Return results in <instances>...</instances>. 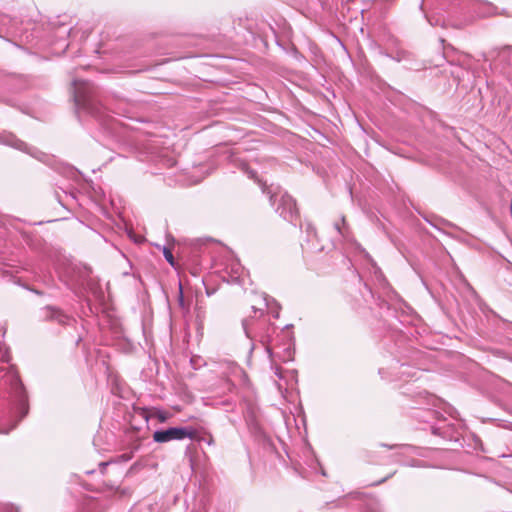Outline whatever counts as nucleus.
Returning a JSON list of instances; mask_svg holds the SVG:
<instances>
[{
    "label": "nucleus",
    "instance_id": "4",
    "mask_svg": "<svg viewBox=\"0 0 512 512\" xmlns=\"http://www.w3.org/2000/svg\"><path fill=\"white\" fill-rule=\"evenodd\" d=\"M269 200L272 205L277 204L276 212L285 220L293 223L298 218V209L295 200L280 187L275 191L269 189Z\"/></svg>",
    "mask_w": 512,
    "mask_h": 512
},
{
    "label": "nucleus",
    "instance_id": "8",
    "mask_svg": "<svg viewBox=\"0 0 512 512\" xmlns=\"http://www.w3.org/2000/svg\"><path fill=\"white\" fill-rule=\"evenodd\" d=\"M263 301H264L265 307H267L270 310L273 317L278 318L279 317L278 303L274 299L270 298L267 294H263Z\"/></svg>",
    "mask_w": 512,
    "mask_h": 512
},
{
    "label": "nucleus",
    "instance_id": "6",
    "mask_svg": "<svg viewBox=\"0 0 512 512\" xmlns=\"http://www.w3.org/2000/svg\"><path fill=\"white\" fill-rule=\"evenodd\" d=\"M181 427H169L167 429L156 430L153 433V440L156 443H167L170 441H181Z\"/></svg>",
    "mask_w": 512,
    "mask_h": 512
},
{
    "label": "nucleus",
    "instance_id": "18",
    "mask_svg": "<svg viewBox=\"0 0 512 512\" xmlns=\"http://www.w3.org/2000/svg\"><path fill=\"white\" fill-rule=\"evenodd\" d=\"M204 441L207 442L208 445L214 444V439H213L212 435H210V434H209V438L205 439Z\"/></svg>",
    "mask_w": 512,
    "mask_h": 512
},
{
    "label": "nucleus",
    "instance_id": "10",
    "mask_svg": "<svg viewBox=\"0 0 512 512\" xmlns=\"http://www.w3.org/2000/svg\"><path fill=\"white\" fill-rule=\"evenodd\" d=\"M105 486L107 487V489L114 491V494L117 495L119 498L126 497L131 494L130 488H121L110 483H106Z\"/></svg>",
    "mask_w": 512,
    "mask_h": 512
},
{
    "label": "nucleus",
    "instance_id": "16",
    "mask_svg": "<svg viewBox=\"0 0 512 512\" xmlns=\"http://www.w3.org/2000/svg\"><path fill=\"white\" fill-rule=\"evenodd\" d=\"M178 304L183 310H188V307L185 304L182 285L179 284V295H178Z\"/></svg>",
    "mask_w": 512,
    "mask_h": 512
},
{
    "label": "nucleus",
    "instance_id": "12",
    "mask_svg": "<svg viewBox=\"0 0 512 512\" xmlns=\"http://www.w3.org/2000/svg\"><path fill=\"white\" fill-rule=\"evenodd\" d=\"M151 416L157 418L160 423H165L169 418V414L167 412L160 410H156L153 414H151Z\"/></svg>",
    "mask_w": 512,
    "mask_h": 512
},
{
    "label": "nucleus",
    "instance_id": "1",
    "mask_svg": "<svg viewBox=\"0 0 512 512\" xmlns=\"http://www.w3.org/2000/svg\"><path fill=\"white\" fill-rule=\"evenodd\" d=\"M73 99L75 110L79 121H84L86 117H92L101 125H109L110 117L104 115V108L100 104L95 87L87 81L74 80Z\"/></svg>",
    "mask_w": 512,
    "mask_h": 512
},
{
    "label": "nucleus",
    "instance_id": "5",
    "mask_svg": "<svg viewBox=\"0 0 512 512\" xmlns=\"http://www.w3.org/2000/svg\"><path fill=\"white\" fill-rule=\"evenodd\" d=\"M0 143L26 152L27 154H30L31 156L40 160L41 157L44 156L42 152L38 151L36 148L29 147L25 142L18 139L14 134L10 132H3L0 134Z\"/></svg>",
    "mask_w": 512,
    "mask_h": 512
},
{
    "label": "nucleus",
    "instance_id": "17",
    "mask_svg": "<svg viewBox=\"0 0 512 512\" xmlns=\"http://www.w3.org/2000/svg\"><path fill=\"white\" fill-rule=\"evenodd\" d=\"M258 183H260L263 193H267L268 195H269V193H268L269 189L272 191L276 190V188H273L272 186H267L265 183H261V180H258Z\"/></svg>",
    "mask_w": 512,
    "mask_h": 512
},
{
    "label": "nucleus",
    "instance_id": "13",
    "mask_svg": "<svg viewBox=\"0 0 512 512\" xmlns=\"http://www.w3.org/2000/svg\"><path fill=\"white\" fill-rule=\"evenodd\" d=\"M163 255L166 259V261L171 265V266H175V260H174V256L171 252V250L167 247H164L163 249Z\"/></svg>",
    "mask_w": 512,
    "mask_h": 512
},
{
    "label": "nucleus",
    "instance_id": "9",
    "mask_svg": "<svg viewBox=\"0 0 512 512\" xmlns=\"http://www.w3.org/2000/svg\"><path fill=\"white\" fill-rule=\"evenodd\" d=\"M181 432H183V435L181 436V440H184L186 438H189L191 440H196V441H204L205 438L204 437H198L197 435V431L192 428V427H181Z\"/></svg>",
    "mask_w": 512,
    "mask_h": 512
},
{
    "label": "nucleus",
    "instance_id": "15",
    "mask_svg": "<svg viewBox=\"0 0 512 512\" xmlns=\"http://www.w3.org/2000/svg\"><path fill=\"white\" fill-rule=\"evenodd\" d=\"M241 169L251 179H257L256 172L248 167L246 163H242Z\"/></svg>",
    "mask_w": 512,
    "mask_h": 512
},
{
    "label": "nucleus",
    "instance_id": "3",
    "mask_svg": "<svg viewBox=\"0 0 512 512\" xmlns=\"http://www.w3.org/2000/svg\"><path fill=\"white\" fill-rule=\"evenodd\" d=\"M6 377L10 382L11 394L14 399L12 408V418L14 420L9 427L0 424V434H8L28 414L29 411L27 394L20 377L15 372H11Z\"/></svg>",
    "mask_w": 512,
    "mask_h": 512
},
{
    "label": "nucleus",
    "instance_id": "7",
    "mask_svg": "<svg viewBox=\"0 0 512 512\" xmlns=\"http://www.w3.org/2000/svg\"><path fill=\"white\" fill-rule=\"evenodd\" d=\"M41 317L44 320L54 321L60 325H69L72 321V318L69 315L53 306H46L43 308Z\"/></svg>",
    "mask_w": 512,
    "mask_h": 512
},
{
    "label": "nucleus",
    "instance_id": "19",
    "mask_svg": "<svg viewBox=\"0 0 512 512\" xmlns=\"http://www.w3.org/2000/svg\"><path fill=\"white\" fill-rule=\"evenodd\" d=\"M307 231H308L309 233H312V232H313V233H315L314 228H313L310 224H308V226H307Z\"/></svg>",
    "mask_w": 512,
    "mask_h": 512
},
{
    "label": "nucleus",
    "instance_id": "14",
    "mask_svg": "<svg viewBox=\"0 0 512 512\" xmlns=\"http://www.w3.org/2000/svg\"><path fill=\"white\" fill-rule=\"evenodd\" d=\"M390 57L397 62H401L408 57V53L406 51L399 50L395 55H390Z\"/></svg>",
    "mask_w": 512,
    "mask_h": 512
},
{
    "label": "nucleus",
    "instance_id": "2",
    "mask_svg": "<svg viewBox=\"0 0 512 512\" xmlns=\"http://www.w3.org/2000/svg\"><path fill=\"white\" fill-rule=\"evenodd\" d=\"M252 309L255 315L242 321L244 333L248 339L262 343L269 356L272 357L273 353L269 343L271 335L275 330L274 325L267 319H261L263 315L262 309H257L255 306H252Z\"/></svg>",
    "mask_w": 512,
    "mask_h": 512
},
{
    "label": "nucleus",
    "instance_id": "11",
    "mask_svg": "<svg viewBox=\"0 0 512 512\" xmlns=\"http://www.w3.org/2000/svg\"><path fill=\"white\" fill-rule=\"evenodd\" d=\"M334 227L341 236L347 237V225L344 217H342V224L340 225L338 222H336Z\"/></svg>",
    "mask_w": 512,
    "mask_h": 512
}]
</instances>
